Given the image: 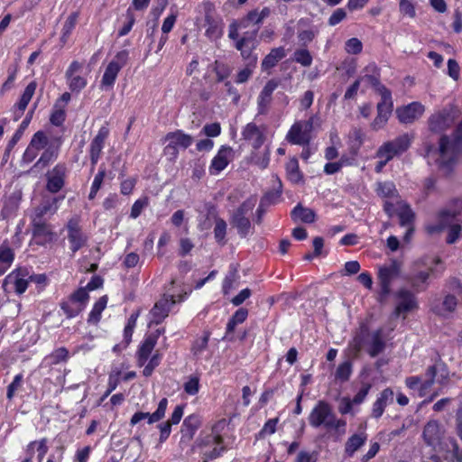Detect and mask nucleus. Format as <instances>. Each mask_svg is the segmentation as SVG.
Segmentation results:
<instances>
[{
	"mask_svg": "<svg viewBox=\"0 0 462 462\" xmlns=\"http://www.w3.org/2000/svg\"><path fill=\"white\" fill-rule=\"evenodd\" d=\"M78 17L79 14L77 12H74L70 14L65 21L62 27V33L60 37V42H62V44H65L67 42L71 32L76 26Z\"/></svg>",
	"mask_w": 462,
	"mask_h": 462,
	"instance_id": "nucleus-43",
	"label": "nucleus"
},
{
	"mask_svg": "<svg viewBox=\"0 0 462 462\" xmlns=\"http://www.w3.org/2000/svg\"><path fill=\"white\" fill-rule=\"evenodd\" d=\"M14 258V251L5 245L0 246V276L11 266Z\"/></svg>",
	"mask_w": 462,
	"mask_h": 462,
	"instance_id": "nucleus-41",
	"label": "nucleus"
},
{
	"mask_svg": "<svg viewBox=\"0 0 462 462\" xmlns=\"http://www.w3.org/2000/svg\"><path fill=\"white\" fill-rule=\"evenodd\" d=\"M107 303V297L103 296L95 303L91 312L89 313L88 321L96 324L99 321L101 313L105 310Z\"/></svg>",
	"mask_w": 462,
	"mask_h": 462,
	"instance_id": "nucleus-44",
	"label": "nucleus"
},
{
	"mask_svg": "<svg viewBox=\"0 0 462 462\" xmlns=\"http://www.w3.org/2000/svg\"><path fill=\"white\" fill-rule=\"evenodd\" d=\"M286 171L291 181L297 183L301 180V173L299 169L297 159L293 158L290 160L286 164Z\"/></svg>",
	"mask_w": 462,
	"mask_h": 462,
	"instance_id": "nucleus-49",
	"label": "nucleus"
},
{
	"mask_svg": "<svg viewBox=\"0 0 462 462\" xmlns=\"http://www.w3.org/2000/svg\"><path fill=\"white\" fill-rule=\"evenodd\" d=\"M227 225L223 218L217 217L215 220V227H214V236L216 241L220 245L226 244V234Z\"/></svg>",
	"mask_w": 462,
	"mask_h": 462,
	"instance_id": "nucleus-47",
	"label": "nucleus"
},
{
	"mask_svg": "<svg viewBox=\"0 0 462 462\" xmlns=\"http://www.w3.org/2000/svg\"><path fill=\"white\" fill-rule=\"evenodd\" d=\"M35 108H36V104H34L32 109H31L28 112L26 117L22 122L20 127L16 130V132L13 135L12 139L9 141L7 147H6L7 152H10L14 147V145L17 143V142L21 139L24 129L28 126V125L31 121V118L32 116V114H33Z\"/></svg>",
	"mask_w": 462,
	"mask_h": 462,
	"instance_id": "nucleus-40",
	"label": "nucleus"
},
{
	"mask_svg": "<svg viewBox=\"0 0 462 462\" xmlns=\"http://www.w3.org/2000/svg\"><path fill=\"white\" fill-rule=\"evenodd\" d=\"M58 156V151L57 149L53 147H48L45 149V151L42 153L39 160L34 163V165L32 167L31 171H33L34 169H43L46 166H48L51 162L56 160Z\"/></svg>",
	"mask_w": 462,
	"mask_h": 462,
	"instance_id": "nucleus-42",
	"label": "nucleus"
},
{
	"mask_svg": "<svg viewBox=\"0 0 462 462\" xmlns=\"http://www.w3.org/2000/svg\"><path fill=\"white\" fill-rule=\"evenodd\" d=\"M174 303L175 300L173 299V296H171L170 299L164 297L155 303L152 310V314L156 324L161 323L168 316L170 306Z\"/></svg>",
	"mask_w": 462,
	"mask_h": 462,
	"instance_id": "nucleus-28",
	"label": "nucleus"
},
{
	"mask_svg": "<svg viewBox=\"0 0 462 462\" xmlns=\"http://www.w3.org/2000/svg\"><path fill=\"white\" fill-rule=\"evenodd\" d=\"M375 191L377 195L382 198L394 199L395 202L400 200L398 199V191L396 187L392 181L377 182Z\"/></svg>",
	"mask_w": 462,
	"mask_h": 462,
	"instance_id": "nucleus-35",
	"label": "nucleus"
},
{
	"mask_svg": "<svg viewBox=\"0 0 462 462\" xmlns=\"http://www.w3.org/2000/svg\"><path fill=\"white\" fill-rule=\"evenodd\" d=\"M412 136L409 134H403L392 141L384 143L381 148V154L387 155V159H393L394 156L405 152L411 144Z\"/></svg>",
	"mask_w": 462,
	"mask_h": 462,
	"instance_id": "nucleus-11",
	"label": "nucleus"
},
{
	"mask_svg": "<svg viewBox=\"0 0 462 462\" xmlns=\"http://www.w3.org/2000/svg\"><path fill=\"white\" fill-rule=\"evenodd\" d=\"M318 116H312L308 120L295 122L289 130L286 139L292 144L308 145L310 142V133L315 125H319Z\"/></svg>",
	"mask_w": 462,
	"mask_h": 462,
	"instance_id": "nucleus-4",
	"label": "nucleus"
},
{
	"mask_svg": "<svg viewBox=\"0 0 462 462\" xmlns=\"http://www.w3.org/2000/svg\"><path fill=\"white\" fill-rule=\"evenodd\" d=\"M352 362L350 360H346L341 363L336 370L335 379L340 382H346L351 374H352Z\"/></svg>",
	"mask_w": 462,
	"mask_h": 462,
	"instance_id": "nucleus-46",
	"label": "nucleus"
},
{
	"mask_svg": "<svg viewBox=\"0 0 462 462\" xmlns=\"http://www.w3.org/2000/svg\"><path fill=\"white\" fill-rule=\"evenodd\" d=\"M448 379V371L444 364H435L430 365L423 377L410 376L405 380V384L411 390H418L420 396H424L426 392L432 386L434 382L439 384H446Z\"/></svg>",
	"mask_w": 462,
	"mask_h": 462,
	"instance_id": "nucleus-3",
	"label": "nucleus"
},
{
	"mask_svg": "<svg viewBox=\"0 0 462 462\" xmlns=\"http://www.w3.org/2000/svg\"><path fill=\"white\" fill-rule=\"evenodd\" d=\"M293 60L303 67H310L312 64V56L307 49L296 50L293 53Z\"/></svg>",
	"mask_w": 462,
	"mask_h": 462,
	"instance_id": "nucleus-51",
	"label": "nucleus"
},
{
	"mask_svg": "<svg viewBox=\"0 0 462 462\" xmlns=\"http://www.w3.org/2000/svg\"><path fill=\"white\" fill-rule=\"evenodd\" d=\"M167 405H168V400L166 398H162L160 401L157 410L154 412H152V413L143 412V411L135 412L132 416L130 422L132 425H135L144 419L148 420L149 424L157 422L164 417L165 411L167 409Z\"/></svg>",
	"mask_w": 462,
	"mask_h": 462,
	"instance_id": "nucleus-19",
	"label": "nucleus"
},
{
	"mask_svg": "<svg viewBox=\"0 0 462 462\" xmlns=\"http://www.w3.org/2000/svg\"><path fill=\"white\" fill-rule=\"evenodd\" d=\"M402 264L392 259L390 263L378 267L377 279L380 286L379 300L383 301L391 292L392 282L399 276Z\"/></svg>",
	"mask_w": 462,
	"mask_h": 462,
	"instance_id": "nucleus-5",
	"label": "nucleus"
},
{
	"mask_svg": "<svg viewBox=\"0 0 462 462\" xmlns=\"http://www.w3.org/2000/svg\"><path fill=\"white\" fill-rule=\"evenodd\" d=\"M445 459L449 462H462V451L459 450L458 444L456 439H448L445 443Z\"/></svg>",
	"mask_w": 462,
	"mask_h": 462,
	"instance_id": "nucleus-38",
	"label": "nucleus"
},
{
	"mask_svg": "<svg viewBox=\"0 0 462 462\" xmlns=\"http://www.w3.org/2000/svg\"><path fill=\"white\" fill-rule=\"evenodd\" d=\"M69 89L73 92H79L87 86V79L79 75L66 77Z\"/></svg>",
	"mask_w": 462,
	"mask_h": 462,
	"instance_id": "nucleus-58",
	"label": "nucleus"
},
{
	"mask_svg": "<svg viewBox=\"0 0 462 462\" xmlns=\"http://www.w3.org/2000/svg\"><path fill=\"white\" fill-rule=\"evenodd\" d=\"M383 210L392 217L394 214H397L400 218V224L402 226H407L408 230L405 235L407 240L409 236L413 232V228L411 225L414 219V213L411 207L402 200H397L396 202L386 200L383 204Z\"/></svg>",
	"mask_w": 462,
	"mask_h": 462,
	"instance_id": "nucleus-6",
	"label": "nucleus"
},
{
	"mask_svg": "<svg viewBox=\"0 0 462 462\" xmlns=\"http://www.w3.org/2000/svg\"><path fill=\"white\" fill-rule=\"evenodd\" d=\"M365 440L366 435L365 433L354 434L353 436H351L346 443V454L348 457H352L354 453L365 444Z\"/></svg>",
	"mask_w": 462,
	"mask_h": 462,
	"instance_id": "nucleus-39",
	"label": "nucleus"
},
{
	"mask_svg": "<svg viewBox=\"0 0 462 462\" xmlns=\"http://www.w3.org/2000/svg\"><path fill=\"white\" fill-rule=\"evenodd\" d=\"M69 358V351L66 347H59L49 355L46 359L50 360L51 365H58L60 362H66Z\"/></svg>",
	"mask_w": 462,
	"mask_h": 462,
	"instance_id": "nucleus-54",
	"label": "nucleus"
},
{
	"mask_svg": "<svg viewBox=\"0 0 462 462\" xmlns=\"http://www.w3.org/2000/svg\"><path fill=\"white\" fill-rule=\"evenodd\" d=\"M425 107L420 102H411V104L398 107L396 115L399 121L402 124H411L419 119L424 113Z\"/></svg>",
	"mask_w": 462,
	"mask_h": 462,
	"instance_id": "nucleus-16",
	"label": "nucleus"
},
{
	"mask_svg": "<svg viewBox=\"0 0 462 462\" xmlns=\"http://www.w3.org/2000/svg\"><path fill=\"white\" fill-rule=\"evenodd\" d=\"M309 423L313 428L323 427L327 431H334L337 436L346 433V422L337 419L329 403L319 401L309 415Z\"/></svg>",
	"mask_w": 462,
	"mask_h": 462,
	"instance_id": "nucleus-1",
	"label": "nucleus"
},
{
	"mask_svg": "<svg viewBox=\"0 0 462 462\" xmlns=\"http://www.w3.org/2000/svg\"><path fill=\"white\" fill-rule=\"evenodd\" d=\"M277 87L278 82L274 79L269 80L263 87L257 98L259 115H265L268 112V107L272 101L273 93L277 88Z\"/></svg>",
	"mask_w": 462,
	"mask_h": 462,
	"instance_id": "nucleus-22",
	"label": "nucleus"
},
{
	"mask_svg": "<svg viewBox=\"0 0 462 462\" xmlns=\"http://www.w3.org/2000/svg\"><path fill=\"white\" fill-rule=\"evenodd\" d=\"M435 270L430 267L428 271L414 269L408 276L407 282L417 291H422L427 288L428 280Z\"/></svg>",
	"mask_w": 462,
	"mask_h": 462,
	"instance_id": "nucleus-21",
	"label": "nucleus"
},
{
	"mask_svg": "<svg viewBox=\"0 0 462 462\" xmlns=\"http://www.w3.org/2000/svg\"><path fill=\"white\" fill-rule=\"evenodd\" d=\"M256 197H250L245 199L233 213L232 216L246 217V215L253 210L256 204Z\"/></svg>",
	"mask_w": 462,
	"mask_h": 462,
	"instance_id": "nucleus-50",
	"label": "nucleus"
},
{
	"mask_svg": "<svg viewBox=\"0 0 462 462\" xmlns=\"http://www.w3.org/2000/svg\"><path fill=\"white\" fill-rule=\"evenodd\" d=\"M285 50L283 47H278L273 49L268 55L264 57L262 61L263 70H267L274 66L285 57Z\"/></svg>",
	"mask_w": 462,
	"mask_h": 462,
	"instance_id": "nucleus-34",
	"label": "nucleus"
},
{
	"mask_svg": "<svg viewBox=\"0 0 462 462\" xmlns=\"http://www.w3.org/2000/svg\"><path fill=\"white\" fill-rule=\"evenodd\" d=\"M108 136V129L105 126L101 127L97 133V134L95 136V138L92 140L90 143V150H89V156L90 161L92 164V168L95 167L97 164L102 149L104 147V143L106 139Z\"/></svg>",
	"mask_w": 462,
	"mask_h": 462,
	"instance_id": "nucleus-23",
	"label": "nucleus"
},
{
	"mask_svg": "<svg viewBox=\"0 0 462 462\" xmlns=\"http://www.w3.org/2000/svg\"><path fill=\"white\" fill-rule=\"evenodd\" d=\"M126 19L127 22L118 32V36L120 37L126 35L132 30V27L134 24L135 18L131 8H128L126 11Z\"/></svg>",
	"mask_w": 462,
	"mask_h": 462,
	"instance_id": "nucleus-63",
	"label": "nucleus"
},
{
	"mask_svg": "<svg viewBox=\"0 0 462 462\" xmlns=\"http://www.w3.org/2000/svg\"><path fill=\"white\" fill-rule=\"evenodd\" d=\"M68 168L65 163H58L46 173V189L51 193H58L65 185Z\"/></svg>",
	"mask_w": 462,
	"mask_h": 462,
	"instance_id": "nucleus-12",
	"label": "nucleus"
},
{
	"mask_svg": "<svg viewBox=\"0 0 462 462\" xmlns=\"http://www.w3.org/2000/svg\"><path fill=\"white\" fill-rule=\"evenodd\" d=\"M28 277L29 269L26 267H20L5 277V284L13 285V288L17 294H23L28 287Z\"/></svg>",
	"mask_w": 462,
	"mask_h": 462,
	"instance_id": "nucleus-15",
	"label": "nucleus"
},
{
	"mask_svg": "<svg viewBox=\"0 0 462 462\" xmlns=\"http://www.w3.org/2000/svg\"><path fill=\"white\" fill-rule=\"evenodd\" d=\"M459 110L454 106H448L441 111L435 113L429 119V127L431 132L439 133L448 128L459 116Z\"/></svg>",
	"mask_w": 462,
	"mask_h": 462,
	"instance_id": "nucleus-8",
	"label": "nucleus"
},
{
	"mask_svg": "<svg viewBox=\"0 0 462 462\" xmlns=\"http://www.w3.org/2000/svg\"><path fill=\"white\" fill-rule=\"evenodd\" d=\"M128 60V51L124 50L116 53L115 58L108 63L102 77L101 85L112 87L121 69Z\"/></svg>",
	"mask_w": 462,
	"mask_h": 462,
	"instance_id": "nucleus-9",
	"label": "nucleus"
},
{
	"mask_svg": "<svg viewBox=\"0 0 462 462\" xmlns=\"http://www.w3.org/2000/svg\"><path fill=\"white\" fill-rule=\"evenodd\" d=\"M60 308L69 319L76 317L83 310V306L80 303H77L70 298L68 300L63 301L60 304Z\"/></svg>",
	"mask_w": 462,
	"mask_h": 462,
	"instance_id": "nucleus-45",
	"label": "nucleus"
},
{
	"mask_svg": "<svg viewBox=\"0 0 462 462\" xmlns=\"http://www.w3.org/2000/svg\"><path fill=\"white\" fill-rule=\"evenodd\" d=\"M236 48L238 51H240L241 56L246 61V63H249V66H256L257 55L253 53V51L256 47H249V46L247 47L245 45L236 44Z\"/></svg>",
	"mask_w": 462,
	"mask_h": 462,
	"instance_id": "nucleus-52",
	"label": "nucleus"
},
{
	"mask_svg": "<svg viewBox=\"0 0 462 462\" xmlns=\"http://www.w3.org/2000/svg\"><path fill=\"white\" fill-rule=\"evenodd\" d=\"M147 206H148V199L147 198L137 199L132 206L130 217L132 218H137L141 215L143 209L144 208H146Z\"/></svg>",
	"mask_w": 462,
	"mask_h": 462,
	"instance_id": "nucleus-64",
	"label": "nucleus"
},
{
	"mask_svg": "<svg viewBox=\"0 0 462 462\" xmlns=\"http://www.w3.org/2000/svg\"><path fill=\"white\" fill-rule=\"evenodd\" d=\"M47 143H48V138H47L46 134L42 131H38L37 133H35L33 134L29 144L32 148H34L35 150L40 152L41 150L45 148Z\"/></svg>",
	"mask_w": 462,
	"mask_h": 462,
	"instance_id": "nucleus-59",
	"label": "nucleus"
},
{
	"mask_svg": "<svg viewBox=\"0 0 462 462\" xmlns=\"http://www.w3.org/2000/svg\"><path fill=\"white\" fill-rule=\"evenodd\" d=\"M23 376L22 374H18L14 376L13 382L7 386L6 398L11 401L17 391L23 386Z\"/></svg>",
	"mask_w": 462,
	"mask_h": 462,
	"instance_id": "nucleus-57",
	"label": "nucleus"
},
{
	"mask_svg": "<svg viewBox=\"0 0 462 462\" xmlns=\"http://www.w3.org/2000/svg\"><path fill=\"white\" fill-rule=\"evenodd\" d=\"M66 229L69 248L74 254L87 245L88 238V236L81 230L79 220L77 218L69 219L67 223Z\"/></svg>",
	"mask_w": 462,
	"mask_h": 462,
	"instance_id": "nucleus-10",
	"label": "nucleus"
},
{
	"mask_svg": "<svg viewBox=\"0 0 462 462\" xmlns=\"http://www.w3.org/2000/svg\"><path fill=\"white\" fill-rule=\"evenodd\" d=\"M259 27H256L251 32H245L244 35L236 41V44L238 45H245L249 47H256L257 46V41L256 36L258 33Z\"/></svg>",
	"mask_w": 462,
	"mask_h": 462,
	"instance_id": "nucleus-55",
	"label": "nucleus"
},
{
	"mask_svg": "<svg viewBox=\"0 0 462 462\" xmlns=\"http://www.w3.org/2000/svg\"><path fill=\"white\" fill-rule=\"evenodd\" d=\"M37 88V84L35 81L30 82L25 88L23 93L22 94L20 100L14 106V119L17 121L23 114L26 109L29 102L33 97L35 90Z\"/></svg>",
	"mask_w": 462,
	"mask_h": 462,
	"instance_id": "nucleus-24",
	"label": "nucleus"
},
{
	"mask_svg": "<svg viewBox=\"0 0 462 462\" xmlns=\"http://www.w3.org/2000/svg\"><path fill=\"white\" fill-rule=\"evenodd\" d=\"M397 298L399 301L393 312L395 317L403 316L405 318L407 313L417 308L415 296L410 291L401 289L397 292Z\"/></svg>",
	"mask_w": 462,
	"mask_h": 462,
	"instance_id": "nucleus-17",
	"label": "nucleus"
},
{
	"mask_svg": "<svg viewBox=\"0 0 462 462\" xmlns=\"http://www.w3.org/2000/svg\"><path fill=\"white\" fill-rule=\"evenodd\" d=\"M382 100L377 104V116L388 121L393 110L391 92L384 87H381Z\"/></svg>",
	"mask_w": 462,
	"mask_h": 462,
	"instance_id": "nucleus-30",
	"label": "nucleus"
},
{
	"mask_svg": "<svg viewBox=\"0 0 462 462\" xmlns=\"http://www.w3.org/2000/svg\"><path fill=\"white\" fill-rule=\"evenodd\" d=\"M277 183L278 186L274 187L273 190L266 192L260 200L263 204L268 205V207H270L273 204H275L282 194V182L278 179Z\"/></svg>",
	"mask_w": 462,
	"mask_h": 462,
	"instance_id": "nucleus-48",
	"label": "nucleus"
},
{
	"mask_svg": "<svg viewBox=\"0 0 462 462\" xmlns=\"http://www.w3.org/2000/svg\"><path fill=\"white\" fill-rule=\"evenodd\" d=\"M213 70L217 74V80L218 82L227 79L232 71L231 68L227 64L218 60L214 62Z\"/></svg>",
	"mask_w": 462,
	"mask_h": 462,
	"instance_id": "nucleus-53",
	"label": "nucleus"
},
{
	"mask_svg": "<svg viewBox=\"0 0 462 462\" xmlns=\"http://www.w3.org/2000/svg\"><path fill=\"white\" fill-rule=\"evenodd\" d=\"M157 344V335H147L141 344L136 356L139 366H143Z\"/></svg>",
	"mask_w": 462,
	"mask_h": 462,
	"instance_id": "nucleus-26",
	"label": "nucleus"
},
{
	"mask_svg": "<svg viewBox=\"0 0 462 462\" xmlns=\"http://www.w3.org/2000/svg\"><path fill=\"white\" fill-rule=\"evenodd\" d=\"M245 140L250 142L254 149H259L265 141L263 130L254 123H249L242 132Z\"/></svg>",
	"mask_w": 462,
	"mask_h": 462,
	"instance_id": "nucleus-20",
	"label": "nucleus"
},
{
	"mask_svg": "<svg viewBox=\"0 0 462 462\" xmlns=\"http://www.w3.org/2000/svg\"><path fill=\"white\" fill-rule=\"evenodd\" d=\"M54 107L55 110L51 113L50 121L52 125L60 126L65 121L66 114L64 109L59 106L58 103L55 105Z\"/></svg>",
	"mask_w": 462,
	"mask_h": 462,
	"instance_id": "nucleus-60",
	"label": "nucleus"
},
{
	"mask_svg": "<svg viewBox=\"0 0 462 462\" xmlns=\"http://www.w3.org/2000/svg\"><path fill=\"white\" fill-rule=\"evenodd\" d=\"M230 224L236 228L238 235L243 238L246 237L251 232L252 225L247 217L232 216Z\"/></svg>",
	"mask_w": 462,
	"mask_h": 462,
	"instance_id": "nucleus-37",
	"label": "nucleus"
},
{
	"mask_svg": "<svg viewBox=\"0 0 462 462\" xmlns=\"http://www.w3.org/2000/svg\"><path fill=\"white\" fill-rule=\"evenodd\" d=\"M446 430L444 426L436 420H429L423 428L422 439L424 443L434 450L446 451L445 438Z\"/></svg>",
	"mask_w": 462,
	"mask_h": 462,
	"instance_id": "nucleus-7",
	"label": "nucleus"
},
{
	"mask_svg": "<svg viewBox=\"0 0 462 462\" xmlns=\"http://www.w3.org/2000/svg\"><path fill=\"white\" fill-rule=\"evenodd\" d=\"M385 348V341L382 336V330H376L372 334L371 341L367 346V353L372 357L377 356Z\"/></svg>",
	"mask_w": 462,
	"mask_h": 462,
	"instance_id": "nucleus-33",
	"label": "nucleus"
},
{
	"mask_svg": "<svg viewBox=\"0 0 462 462\" xmlns=\"http://www.w3.org/2000/svg\"><path fill=\"white\" fill-rule=\"evenodd\" d=\"M456 217L455 212L443 211L439 215V226L431 227L430 232L440 231L447 225H450L447 237L448 244H454L459 236L461 226L458 224H451Z\"/></svg>",
	"mask_w": 462,
	"mask_h": 462,
	"instance_id": "nucleus-14",
	"label": "nucleus"
},
{
	"mask_svg": "<svg viewBox=\"0 0 462 462\" xmlns=\"http://www.w3.org/2000/svg\"><path fill=\"white\" fill-rule=\"evenodd\" d=\"M293 221L300 220L304 223H313L316 219L315 212L309 208H304L301 204H298L291 212Z\"/></svg>",
	"mask_w": 462,
	"mask_h": 462,
	"instance_id": "nucleus-32",
	"label": "nucleus"
},
{
	"mask_svg": "<svg viewBox=\"0 0 462 462\" xmlns=\"http://www.w3.org/2000/svg\"><path fill=\"white\" fill-rule=\"evenodd\" d=\"M201 420L200 418L196 414H191L188 416L181 426V434L182 439H185L186 440H190L197 430L200 427Z\"/></svg>",
	"mask_w": 462,
	"mask_h": 462,
	"instance_id": "nucleus-29",
	"label": "nucleus"
},
{
	"mask_svg": "<svg viewBox=\"0 0 462 462\" xmlns=\"http://www.w3.org/2000/svg\"><path fill=\"white\" fill-rule=\"evenodd\" d=\"M393 391L391 388L384 389L374 402L372 416L375 419L380 418L383 415L385 407L393 402Z\"/></svg>",
	"mask_w": 462,
	"mask_h": 462,
	"instance_id": "nucleus-27",
	"label": "nucleus"
},
{
	"mask_svg": "<svg viewBox=\"0 0 462 462\" xmlns=\"http://www.w3.org/2000/svg\"><path fill=\"white\" fill-rule=\"evenodd\" d=\"M62 198H51L44 199L39 207L35 209V217L37 219H42V217L46 214H53L58 209L57 203Z\"/></svg>",
	"mask_w": 462,
	"mask_h": 462,
	"instance_id": "nucleus-36",
	"label": "nucleus"
},
{
	"mask_svg": "<svg viewBox=\"0 0 462 462\" xmlns=\"http://www.w3.org/2000/svg\"><path fill=\"white\" fill-rule=\"evenodd\" d=\"M32 236L38 245H45L54 238V233L51 227L42 219L33 217L32 219Z\"/></svg>",
	"mask_w": 462,
	"mask_h": 462,
	"instance_id": "nucleus-18",
	"label": "nucleus"
},
{
	"mask_svg": "<svg viewBox=\"0 0 462 462\" xmlns=\"http://www.w3.org/2000/svg\"><path fill=\"white\" fill-rule=\"evenodd\" d=\"M462 151V122H460L450 139L443 135L439 140V168L445 176H448L454 168L457 154Z\"/></svg>",
	"mask_w": 462,
	"mask_h": 462,
	"instance_id": "nucleus-2",
	"label": "nucleus"
},
{
	"mask_svg": "<svg viewBox=\"0 0 462 462\" xmlns=\"http://www.w3.org/2000/svg\"><path fill=\"white\" fill-rule=\"evenodd\" d=\"M346 51L350 54H358L363 50V44L357 38H351L346 42Z\"/></svg>",
	"mask_w": 462,
	"mask_h": 462,
	"instance_id": "nucleus-62",
	"label": "nucleus"
},
{
	"mask_svg": "<svg viewBox=\"0 0 462 462\" xmlns=\"http://www.w3.org/2000/svg\"><path fill=\"white\" fill-rule=\"evenodd\" d=\"M232 149L230 147L222 146L217 154L213 158L209 171L211 174H218L229 163Z\"/></svg>",
	"mask_w": 462,
	"mask_h": 462,
	"instance_id": "nucleus-25",
	"label": "nucleus"
},
{
	"mask_svg": "<svg viewBox=\"0 0 462 462\" xmlns=\"http://www.w3.org/2000/svg\"><path fill=\"white\" fill-rule=\"evenodd\" d=\"M165 141L170 142L178 149H187L191 145L193 138L189 134H186L182 131L177 130L175 132L168 133L165 136Z\"/></svg>",
	"mask_w": 462,
	"mask_h": 462,
	"instance_id": "nucleus-31",
	"label": "nucleus"
},
{
	"mask_svg": "<svg viewBox=\"0 0 462 462\" xmlns=\"http://www.w3.org/2000/svg\"><path fill=\"white\" fill-rule=\"evenodd\" d=\"M222 443L223 438L220 434L214 435L211 433L200 440L199 446L202 448H208L212 446H219Z\"/></svg>",
	"mask_w": 462,
	"mask_h": 462,
	"instance_id": "nucleus-61",
	"label": "nucleus"
},
{
	"mask_svg": "<svg viewBox=\"0 0 462 462\" xmlns=\"http://www.w3.org/2000/svg\"><path fill=\"white\" fill-rule=\"evenodd\" d=\"M262 23L263 22L259 16L258 10L255 9V10L250 11L246 14V16H245L243 19H241L239 21V25H240V28H247L251 24L259 25Z\"/></svg>",
	"mask_w": 462,
	"mask_h": 462,
	"instance_id": "nucleus-56",
	"label": "nucleus"
},
{
	"mask_svg": "<svg viewBox=\"0 0 462 462\" xmlns=\"http://www.w3.org/2000/svg\"><path fill=\"white\" fill-rule=\"evenodd\" d=\"M205 8V26H207L205 34L210 40H217L222 35V22L221 19L216 17L214 14L213 5L206 3Z\"/></svg>",
	"mask_w": 462,
	"mask_h": 462,
	"instance_id": "nucleus-13",
	"label": "nucleus"
}]
</instances>
